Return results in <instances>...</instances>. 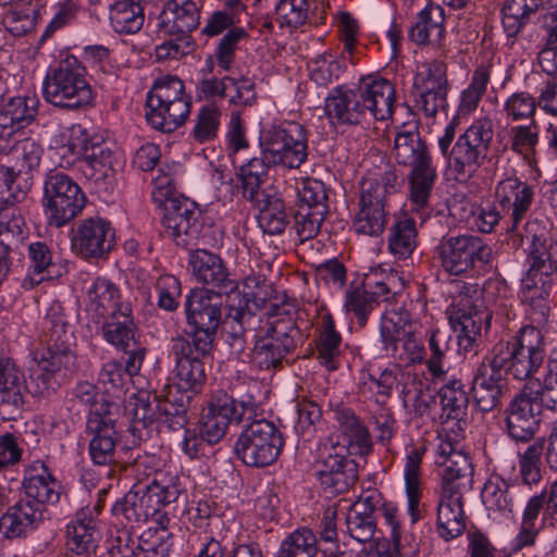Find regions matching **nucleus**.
Here are the masks:
<instances>
[{
  "instance_id": "f257e3e1",
  "label": "nucleus",
  "mask_w": 557,
  "mask_h": 557,
  "mask_svg": "<svg viewBox=\"0 0 557 557\" xmlns=\"http://www.w3.org/2000/svg\"><path fill=\"white\" fill-rule=\"evenodd\" d=\"M394 85L380 76L362 77L354 89L334 88L325 99V114L334 125H364L389 119L394 112Z\"/></svg>"
},
{
  "instance_id": "f03ea898",
  "label": "nucleus",
  "mask_w": 557,
  "mask_h": 557,
  "mask_svg": "<svg viewBox=\"0 0 557 557\" xmlns=\"http://www.w3.org/2000/svg\"><path fill=\"white\" fill-rule=\"evenodd\" d=\"M456 124L449 122L438 138V148L456 178H470L487 159L494 137L491 119L475 120L454 143Z\"/></svg>"
},
{
  "instance_id": "7ed1b4c3",
  "label": "nucleus",
  "mask_w": 557,
  "mask_h": 557,
  "mask_svg": "<svg viewBox=\"0 0 557 557\" xmlns=\"http://www.w3.org/2000/svg\"><path fill=\"white\" fill-rule=\"evenodd\" d=\"M398 178L391 165L368 172L362 177L359 183V209L354 219L357 233L376 237L384 232L388 221L386 197L396 191Z\"/></svg>"
},
{
  "instance_id": "20e7f679",
  "label": "nucleus",
  "mask_w": 557,
  "mask_h": 557,
  "mask_svg": "<svg viewBox=\"0 0 557 557\" xmlns=\"http://www.w3.org/2000/svg\"><path fill=\"white\" fill-rule=\"evenodd\" d=\"M491 357L506 374L520 381L529 380L546 358L544 336L537 327L524 325L509 339L497 342L491 350Z\"/></svg>"
},
{
  "instance_id": "39448f33",
  "label": "nucleus",
  "mask_w": 557,
  "mask_h": 557,
  "mask_svg": "<svg viewBox=\"0 0 557 557\" xmlns=\"http://www.w3.org/2000/svg\"><path fill=\"white\" fill-rule=\"evenodd\" d=\"M42 96L61 109L77 110L90 106L94 91L85 65L76 57L67 55L50 66L42 83Z\"/></svg>"
},
{
  "instance_id": "423d86ee",
  "label": "nucleus",
  "mask_w": 557,
  "mask_h": 557,
  "mask_svg": "<svg viewBox=\"0 0 557 557\" xmlns=\"http://www.w3.org/2000/svg\"><path fill=\"white\" fill-rule=\"evenodd\" d=\"M459 354L475 352L482 326L490 327L492 314L484 308L475 285H463L447 309Z\"/></svg>"
},
{
  "instance_id": "0eeeda50",
  "label": "nucleus",
  "mask_w": 557,
  "mask_h": 557,
  "mask_svg": "<svg viewBox=\"0 0 557 557\" xmlns=\"http://www.w3.org/2000/svg\"><path fill=\"white\" fill-rule=\"evenodd\" d=\"M147 108L146 117L153 128L170 133L180 127L190 112L183 81L170 75L156 81L147 96Z\"/></svg>"
},
{
  "instance_id": "6e6552de",
  "label": "nucleus",
  "mask_w": 557,
  "mask_h": 557,
  "mask_svg": "<svg viewBox=\"0 0 557 557\" xmlns=\"http://www.w3.org/2000/svg\"><path fill=\"white\" fill-rule=\"evenodd\" d=\"M299 336V329L290 317L265 320L255 334L251 362L260 370L281 368L286 356L295 350Z\"/></svg>"
},
{
  "instance_id": "1a4fd4ad",
  "label": "nucleus",
  "mask_w": 557,
  "mask_h": 557,
  "mask_svg": "<svg viewBox=\"0 0 557 557\" xmlns=\"http://www.w3.org/2000/svg\"><path fill=\"white\" fill-rule=\"evenodd\" d=\"M434 257L449 275L461 276L485 268L492 248L476 235H446L435 246Z\"/></svg>"
},
{
  "instance_id": "9d476101",
  "label": "nucleus",
  "mask_w": 557,
  "mask_h": 557,
  "mask_svg": "<svg viewBox=\"0 0 557 557\" xmlns=\"http://www.w3.org/2000/svg\"><path fill=\"white\" fill-rule=\"evenodd\" d=\"M261 154L273 166L299 169L308 159V139L305 127L297 122H285L262 129L259 137Z\"/></svg>"
},
{
  "instance_id": "9b49d317",
  "label": "nucleus",
  "mask_w": 557,
  "mask_h": 557,
  "mask_svg": "<svg viewBox=\"0 0 557 557\" xmlns=\"http://www.w3.org/2000/svg\"><path fill=\"white\" fill-rule=\"evenodd\" d=\"M259 407L260 403L251 393L236 400L225 391H214L201 416L203 432L211 441H221L230 424L257 418Z\"/></svg>"
},
{
  "instance_id": "f8f14e48",
  "label": "nucleus",
  "mask_w": 557,
  "mask_h": 557,
  "mask_svg": "<svg viewBox=\"0 0 557 557\" xmlns=\"http://www.w3.org/2000/svg\"><path fill=\"white\" fill-rule=\"evenodd\" d=\"M42 205L49 224L62 227L83 211L86 196L67 174L50 170L44 180Z\"/></svg>"
},
{
  "instance_id": "ddd939ff",
  "label": "nucleus",
  "mask_w": 557,
  "mask_h": 557,
  "mask_svg": "<svg viewBox=\"0 0 557 557\" xmlns=\"http://www.w3.org/2000/svg\"><path fill=\"white\" fill-rule=\"evenodd\" d=\"M284 446L280 429L265 419H252L239 434L235 455L248 467L263 468L276 461Z\"/></svg>"
},
{
  "instance_id": "4468645a",
  "label": "nucleus",
  "mask_w": 557,
  "mask_h": 557,
  "mask_svg": "<svg viewBox=\"0 0 557 557\" xmlns=\"http://www.w3.org/2000/svg\"><path fill=\"white\" fill-rule=\"evenodd\" d=\"M112 143L104 140L99 135H91L81 124L70 128V139L60 148L65 156L71 152L74 160L82 158V171L86 177L96 182L106 180L112 172L115 162V153Z\"/></svg>"
},
{
  "instance_id": "2eb2a0df",
  "label": "nucleus",
  "mask_w": 557,
  "mask_h": 557,
  "mask_svg": "<svg viewBox=\"0 0 557 557\" xmlns=\"http://www.w3.org/2000/svg\"><path fill=\"white\" fill-rule=\"evenodd\" d=\"M224 292L213 288H196L186 298L185 310L187 324L193 327L187 335L189 339L213 346L222 320Z\"/></svg>"
},
{
  "instance_id": "dca6fc26",
  "label": "nucleus",
  "mask_w": 557,
  "mask_h": 557,
  "mask_svg": "<svg viewBox=\"0 0 557 557\" xmlns=\"http://www.w3.org/2000/svg\"><path fill=\"white\" fill-rule=\"evenodd\" d=\"M213 346L189 339L187 335L171 338L169 356L173 359L175 385L180 391L199 393L206 381L205 360L212 352Z\"/></svg>"
},
{
  "instance_id": "f3484780",
  "label": "nucleus",
  "mask_w": 557,
  "mask_h": 557,
  "mask_svg": "<svg viewBox=\"0 0 557 557\" xmlns=\"http://www.w3.org/2000/svg\"><path fill=\"white\" fill-rule=\"evenodd\" d=\"M165 191L163 235L182 248L195 244L202 230L201 211L197 203L186 197H169Z\"/></svg>"
},
{
  "instance_id": "a211bd4d",
  "label": "nucleus",
  "mask_w": 557,
  "mask_h": 557,
  "mask_svg": "<svg viewBox=\"0 0 557 557\" xmlns=\"http://www.w3.org/2000/svg\"><path fill=\"white\" fill-rule=\"evenodd\" d=\"M436 448L437 462L442 467L441 492L461 493L472 487L473 468L469 457L459 450L458 443L449 436H440Z\"/></svg>"
},
{
  "instance_id": "6ab92c4d",
  "label": "nucleus",
  "mask_w": 557,
  "mask_h": 557,
  "mask_svg": "<svg viewBox=\"0 0 557 557\" xmlns=\"http://www.w3.org/2000/svg\"><path fill=\"white\" fill-rule=\"evenodd\" d=\"M115 243L111 223L102 218L84 219L72 237L73 250L85 259H100L108 256Z\"/></svg>"
},
{
  "instance_id": "aec40b11",
  "label": "nucleus",
  "mask_w": 557,
  "mask_h": 557,
  "mask_svg": "<svg viewBox=\"0 0 557 557\" xmlns=\"http://www.w3.org/2000/svg\"><path fill=\"white\" fill-rule=\"evenodd\" d=\"M542 411L529 395V387L524 386L505 410L507 434L516 442H530L540 428Z\"/></svg>"
},
{
  "instance_id": "412c9836",
  "label": "nucleus",
  "mask_w": 557,
  "mask_h": 557,
  "mask_svg": "<svg viewBox=\"0 0 557 557\" xmlns=\"http://www.w3.org/2000/svg\"><path fill=\"white\" fill-rule=\"evenodd\" d=\"M187 263L189 272L198 283L224 292L225 299L230 295L242 293L238 283L231 277L224 261L219 255L207 249L190 250Z\"/></svg>"
},
{
  "instance_id": "4be33fe9",
  "label": "nucleus",
  "mask_w": 557,
  "mask_h": 557,
  "mask_svg": "<svg viewBox=\"0 0 557 557\" xmlns=\"http://www.w3.org/2000/svg\"><path fill=\"white\" fill-rule=\"evenodd\" d=\"M252 306L260 309L264 306V298L258 297L255 293H240L230 295L225 299V342L244 339L247 332L258 331L262 320L252 311Z\"/></svg>"
},
{
  "instance_id": "5701e85b",
  "label": "nucleus",
  "mask_w": 557,
  "mask_h": 557,
  "mask_svg": "<svg viewBox=\"0 0 557 557\" xmlns=\"http://www.w3.org/2000/svg\"><path fill=\"white\" fill-rule=\"evenodd\" d=\"M504 370L495 364L494 359L485 357L478 367L472 380V393L476 407L488 412L502 404L507 392V380Z\"/></svg>"
},
{
  "instance_id": "b1692460",
  "label": "nucleus",
  "mask_w": 557,
  "mask_h": 557,
  "mask_svg": "<svg viewBox=\"0 0 557 557\" xmlns=\"http://www.w3.org/2000/svg\"><path fill=\"white\" fill-rule=\"evenodd\" d=\"M494 198L502 213L509 218L510 231H515L533 203L534 188L516 176H509L497 182Z\"/></svg>"
},
{
  "instance_id": "393cba45",
  "label": "nucleus",
  "mask_w": 557,
  "mask_h": 557,
  "mask_svg": "<svg viewBox=\"0 0 557 557\" xmlns=\"http://www.w3.org/2000/svg\"><path fill=\"white\" fill-rule=\"evenodd\" d=\"M103 320L102 335L108 343L125 355H146V348L136 338L137 327L134 323L131 305L122 306L119 312H114Z\"/></svg>"
},
{
  "instance_id": "a878e982",
  "label": "nucleus",
  "mask_w": 557,
  "mask_h": 557,
  "mask_svg": "<svg viewBox=\"0 0 557 557\" xmlns=\"http://www.w3.org/2000/svg\"><path fill=\"white\" fill-rule=\"evenodd\" d=\"M334 418L338 423L342 443L345 453L352 456H366L372 449V440L370 432L356 412L345 406H338L334 409Z\"/></svg>"
},
{
  "instance_id": "bb28decb",
  "label": "nucleus",
  "mask_w": 557,
  "mask_h": 557,
  "mask_svg": "<svg viewBox=\"0 0 557 557\" xmlns=\"http://www.w3.org/2000/svg\"><path fill=\"white\" fill-rule=\"evenodd\" d=\"M135 491L138 492L148 519L156 516L157 510L176 502L181 493L177 475L165 472H157L149 484L136 486Z\"/></svg>"
},
{
  "instance_id": "cd10ccee",
  "label": "nucleus",
  "mask_w": 557,
  "mask_h": 557,
  "mask_svg": "<svg viewBox=\"0 0 557 557\" xmlns=\"http://www.w3.org/2000/svg\"><path fill=\"white\" fill-rule=\"evenodd\" d=\"M85 292L86 310L98 322L128 305L122 301L120 288L106 277L98 276L86 283Z\"/></svg>"
},
{
  "instance_id": "c85d7f7f",
  "label": "nucleus",
  "mask_w": 557,
  "mask_h": 557,
  "mask_svg": "<svg viewBox=\"0 0 557 557\" xmlns=\"http://www.w3.org/2000/svg\"><path fill=\"white\" fill-rule=\"evenodd\" d=\"M100 539L97 521L88 507L78 510L66 525V545L77 556L89 557L96 552Z\"/></svg>"
},
{
  "instance_id": "c756f323",
  "label": "nucleus",
  "mask_w": 557,
  "mask_h": 557,
  "mask_svg": "<svg viewBox=\"0 0 557 557\" xmlns=\"http://www.w3.org/2000/svg\"><path fill=\"white\" fill-rule=\"evenodd\" d=\"M23 487L25 497L33 504H55L60 499V483L54 479L50 470L42 462H35L27 471Z\"/></svg>"
},
{
  "instance_id": "7c9ffc66",
  "label": "nucleus",
  "mask_w": 557,
  "mask_h": 557,
  "mask_svg": "<svg viewBox=\"0 0 557 557\" xmlns=\"http://www.w3.org/2000/svg\"><path fill=\"white\" fill-rule=\"evenodd\" d=\"M466 530L463 494L441 492L437 506V532L445 541L460 536Z\"/></svg>"
},
{
  "instance_id": "2f4dec72",
  "label": "nucleus",
  "mask_w": 557,
  "mask_h": 557,
  "mask_svg": "<svg viewBox=\"0 0 557 557\" xmlns=\"http://www.w3.org/2000/svg\"><path fill=\"white\" fill-rule=\"evenodd\" d=\"M392 156L398 164L410 168L433 160L425 141L421 139L416 128L396 133Z\"/></svg>"
},
{
  "instance_id": "473e14b6",
  "label": "nucleus",
  "mask_w": 557,
  "mask_h": 557,
  "mask_svg": "<svg viewBox=\"0 0 557 557\" xmlns=\"http://www.w3.org/2000/svg\"><path fill=\"white\" fill-rule=\"evenodd\" d=\"M200 14L193 0H170L163 12V28L170 35H189L199 25Z\"/></svg>"
},
{
  "instance_id": "72a5a7b5",
  "label": "nucleus",
  "mask_w": 557,
  "mask_h": 557,
  "mask_svg": "<svg viewBox=\"0 0 557 557\" xmlns=\"http://www.w3.org/2000/svg\"><path fill=\"white\" fill-rule=\"evenodd\" d=\"M424 448L411 447L407 450L404 467L408 511L414 523L421 519V463Z\"/></svg>"
},
{
  "instance_id": "f704fd0d",
  "label": "nucleus",
  "mask_w": 557,
  "mask_h": 557,
  "mask_svg": "<svg viewBox=\"0 0 557 557\" xmlns=\"http://www.w3.org/2000/svg\"><path fill=\"white\" fill-rule=\"evenodd\" d=\"M249 201L259 210L258 222L264 233L280 235L284 232L289 218L283 199L267 193Z\"/></svg>"
},
{
  "instance_id": "c9c22d12",
  "label": "nucleus",
  "mask_w": 557,
  "mask_h": 557,
  "mask_svg": "<svg viewBox=\"0 0 557 557\" xmlns=\"http://www.w3.org/2000/svg\"><path fill=\"white\" fill-rule=\"evenodd\" d=\"M444 10L440 5H426L410 29V38L417 45H437L444 35Z\"/></svg>"
},
{
  "instance_id": "e433bc0d",
  "label": "nucleus",
  "mask_w": 557,
  "mask_h": 557,
  "mask_svg": "<svg viewBox=\"0 0 557 557\" xmlns=\"http://www.w3.org/2000/svg\"><path fill=\"white\" fill-rule=\"evenodd\" d=\"M418 245L416 221L404 214L394 220L389 227L387 249L396 259L404 260L412 255Z\"/></svg>"
},
{
  "instance_id": "4c0bfd02",
  "label": "nucleus",
  "mask_w": 557,
  "mask_h": 557,
  "mask_svg": "<svg viewBox=\"0 0 557 557\" xmlns=\"http://www.w3.org/2000/svg\"><path fill=\"white\" fill-rule=\"evenodd\" d=\"M119 418L117 404L96 405L89 411L86 421V434L89 442L117 440L116 421Z\"/></svg>"
},
{
  "instance_id": "58836bf2",
  "label": "nucleus",
  "mask_w": 557,
  "mask_h": 557,
  "mask_svg": "<svg viewBox=\"0 0 557 557\" xmlns=\"http://www.w3.org/2000/svg\"><path fill=\"white\" fill-rule=\"evenodd\" d=\"M144 21V9L137 0H117L110 7V23L117 34H136Z\"/></svg>"
},
{
  "instance_id": "ea45409f",
  "label": "nucleus",
  "mask_w": 557,
  "mask_h": 557,
  "mask_svg": "<svg viewBox=\"0 0 557 557\" xmlns=\"http://www.w3.org/2000/svg\"><path fill=\"white\" fill-rule=\"evenodd\" d=\"M25 376L23 371L9 357L0 356V394L2 403L20 408L23 405Z\"/></svg>"
},
{
  "instance_id": "a19ab883",
  "label": "nucleus",
  "mask_w": 557,
  "mask_h": 557,
  "mask_svg": "<svg viewBox=\"0 0 557 557\" xmlns=\"http://www.w3.org/2000/svg\"><path fill=\"white\" fill-rule=\"evenodd\" d=\"M411 324L407 312L392 310L386 312L381 320L380 335L383 349L393 357L399 351V344L410 332Z\"/></svg>"
},
{
  "instance_id": "79ce46f5",
  "label": "nucleus",
  "mask_w": 557,
  "mask_h": 557,
  "mask_svg": "<svg viewBox=\"0 0 557 557\" xmlns=\"http://www.w3.org/2000/svg\"><path fill=\"white\" fill-rule=\"evenodd\" d=\"M72 344L47 343V347L41 352H36L34 359L65 381L72 373L76 359L71 349Z\"/></svg>"
},
{
  "instance_id": "37998d69",
  "label": "nucleus",
  "mask_w": 557,
  "mask_h": 557,
  "mask_svg": "<svg viewBox=\"0 0 557 557\" xmlns=\"http://www.w3.org/2000/svg\"><path fill=\"white\" fill-rule=\"evenodd\" d=\"M440 399L442 406V419L449 420L456 419L461 420L469 406V396L466 389V384L459 379H449L441 387Z\"/></svg>"
},
{
  "instance_id": "c03bdc74",
  "label": "nucleus",
  "mask_w": 557,
  "mask_h": 557,
  "mask_svg": "<svg viewBox=\"0 0 557 557\" xmlns=\"http://www.w3.org/2000/svg\"><path fill=\"white\" fill-rule=\"evenodd\" d=\"M37 114V100L29 97H13L0 107V127L21 129Z\"/></svg>"
},
{
  "instance_id": "a18cd8bd",
  "label": "nucleus",
  "mask_w": 557,
  "mask_h": 557,
  "mask_svg": "<svg viewBox=\"0 0 557 557\" xmlns=\"http://www.w3.org/2000/svg\"><path fill=\"white\" fill-rule=\"evenodd\" d=\"M342 335L335 330L331 314H324L320 326L318 339V356L322 366L333 371L338 368L341 356Z\"/></svg>"
},
{
  "instance_id": "49530a36",
  "label": "nucleus",
  "mask_w": 557,
  "mask_h": 557,
  "mask_svg": "<svg viewBox=\"0 0 557 557\" xmlns=\"http://www.w3.org/2000/svg\"><path fill=\"white\" fill-rule=\"evenodd\" d=\"M542 5L543 0H506L502 22L507 36L515 38Z\"/></svg>"
},
{
  "instance_id": "de8ad7c7",
  "label": "nucleus",
  "mask_w": 557,
  "mask_h": 557,
  "mask_svg": "<svg viewBox=\"0 0 557 557\" xmlns=\"http://www.w3.org/2000/svg\"><path fill=\"white\" fill-rule=\"evenodd\" d=\"M437 178L436 168L433 160L411 168L408 175L410 185V200L418 208L429 206L435 181Z\"/></svg>"
},
{
  "instance_id": "09e8293b",
  "label": "nucleus",
  "mask_w": 557,
  "mask_h": 557,
  "mask_svg": "<svg viewBox=\"0 0 557 557\" xmlns=\"http://www.w3.org/2000/svg\"><path fill=\"white\" fill-rule=\"evenodd\" d=\"M126 356L125 361L112 359L102 366L99 380L103 385L119 388L125 384L128 376L139 373L146 355L131 354Z\"/></svg>"
},
{
  "instance_id": "8fccbe9b",
  "label": "nucleus",
  "mask_w": 557,
  "mask_h": 557,
  "mask_svg": "<svg viewBox=\"0 0 557 557\" xmlns=\"http://www.w3.org/2000/svg\"><path fill=\"white\" fill-rule=\"evenodd\" d=\"M271 166H273L272 162L262 154L240 166L239 180L245 199L250 200L267 194L261 189V185L265 182Z\"/></svg>"
},
{
  "instance_id": "3c124183",
  "label": "nucleus",
  "mask_w": 557,
  "mask_h": 557,
  "mask_svg": "<svg viewBox=\"0 0 557 557\" xmlns=\"http://www.w3.org/2000/svg\"><path fill=\"white\" fill-rule=\"evenodd\" d=\"M28 258L32 272L23 280L22 286L25 289H32L44 280L51 278L50 269L54 267L52 252L46 243L35 242L29 244Z\"/></svg>"
},
{
  "instance_id": "603ef678",
  "label": "nucleus",
  "mask_w": 557,
  "mask_h": 557,
  "mask_svg": "<svg viewBox=\"0 0 557 557\" xmlns=\"http://www.w3.org/2000/svg\"><path fill=\"white\" fill-rule=\"evenodd\" d=\"M481 497L488 511L511 512L516 505L513 488L498 476L485 482Z\"/></svg>"
},
{
  "instance_id": "864d4df0",
  "label": "nucleus",
  "mask_w": 557,
  "mask_h": 557,
  "mask_svg": "<svg viewBox=\"0 0 557 557\" xmlns=\"http://www.w3.org/2000/svg\"><path fill=\"white\" fill-rule=\"evenodd\" d=\"M549 8L544 15L547 38L539 53V64L543 72L557 76V0H548Z\"/></svg>"
},
{
  "instance_id": "5fc2aeb1",
  "label": "nucleus",
  "mask_w": 557,
  "mask_h": 557,
  "mask_svg": "<svg viewBox=\"0 0 557 557\" xmlns=\"http://www.w3.org/2000/svg\"><path fill=\"white\" fill-rule=\"evenodd\" d=\"M296 206L298 210L327 213V194L322 181L304 178L297 187Z\"/></svg>"
},
{
  "instance_id": "6e6d98bb",
  "label": "nucleus",
  "mask_w": 557,
  "mask_h": 557,
  "mask_svg": "<svg viewBox=\"0 0 557 557\" xmlns=\"http://www.w3.org/2000/svg\"><path fill=\"white\" fill-rule=\"evenodd\" d=\"M544 449V440L530 444L518 454L519 478L525 486H539L543 481L541 457Z\"/></svg>"
},
{
  "instance_id": "4d7b16f0",
  "label": "nucleus",
  "mask_w": 557,
  "mask_h": 557,
  "mask_svg": "<svg viewBox=\"0 0 557 557\" xmlns=\"http://www.w3.org/2000/svg\"><path fill=\"white\" fill-rule=\"evenodd\" d=\"M525 231V239L531 242L528 248L531 265L557 261V245L552 242L544 228L536 223H530Z\"/></svg>"
},
{
  "instance_id": "13d9d810",
  "label": "nucleus",
  "mask_w": 557,
  "mask_h": 557,
  "mask_svg": "<svg viewBox=\"0 0 557 557\" xmlns=\"http://www.w3.org/2000/svg\"><path fill=\"white\" fill-rule=\"evenodd\" d=\"M404 407L417 418L431 417L432 407L436 401L429 388H424L421 381L411 380L404 384L401 389Z\"/></svg>"
},
{
  "instance_id": "bf43d9fd",
  "label": "nucleus",
  "mask_w": 557,
  "mask_h": 557,
  "mask_svg": "<svg viewBox=\"0 0 557 557\" xmlns=\"http://www.w3.org/2000/svg\"><path fill=\"white\" fill-rule=\"evenodd\" d=\"M45 342L47 343H73V333L65 319L64 308L59 301H52L46 312L42 322Z\"/></svg>"
},
{
  "instance_id": "052dcab7",
  "label": "nucleus",
  "mask_w": 557,
  "mask_h": 557,
  "mask_svg": "<svg viewBox=\"0 0 557 557\" xmlns=\"http://www.w3.org/2000/svg\"><path fill=\"white\" fill-rule=\"evenodd\" d=\"M552 289L533 285L529 282H522L521 297L522 301L528 306L530 319L537 323L544 324L549 317V296Z\"/></svg>"
},
{
  "instance_id": "680f3d73",
  "label": "nucleus",
  "mask_w": 557,
  "mask_h": 557,
  "mask_svg": "<svg viewBox=\"0 0 557 557\" xmlns=\"http://www.w3.org/2000/svg\"><path fill=\"white\" fill-rule=\"evenodd\" d=\"M364 284L381 301H388L401 293L405 287L404 280L397 271L389 269L386 272L382 268L373 270L366 277Z\"/></svg>"
},
{
  "instance_id": "e2e57ef3",
  "label": "nucleus",
  "mask_w": 557,
  "mask_h": 557,
  "mask_svg": "<svg viewBox=\"0 0 557 557\" xmlns=\"http://www.w3.org/2000/svg\"><path fill=\"white\" fill-rule=\"evenodd\" d=\"M317 554V537L307 528H300L286 536L275 557H314Z\"/></svg>"
},
{
  "instance_id": "0e129e2a",
  "label": "nucleus",
  "mask_w": 557,
  "mask_h": 557,
  "mask_svg": "<svg viewBox=\"0 0 557 557\" xmlns=\"http://www.w3.org/2000/svg\"><path fill=\"white\" fill-rule=\"evenodd\" d=\"M188 400L189 396L181 395L177 397L171 392L164 399L159 398L158 420L165 423L173 431L185 429L188 422Z\"/></svg>"
},
{
  "instance_id": "69168bd1",
  "label": "nucleus",
  "mask_w": 557,
  "mask_h": 557,
  "mask_svg": "<svg viewBox=\"0 0 557 557\" xmlns=\"http://www.w3.org/2000/svg\"><path fill=\"white\" fill-rule=\"evenodd\" d=\"M347 455L348 453H345V447L339 446V442H333V440L330 438V445H324L320 453L317 470L318 480L348 469V463H356L352 459L348 458Z\"/></svg>"
},
{
  "instance_id": "338daca9",
  "label": "nucleus",
  "mask_w": 557,
  "mask_h": 557,
  "mask_svg": "<svg viewBox=\"0 0 557 557\" xmlns=\"http://www.w3.org/2000/svg\"><path fill=\"white\" fill-rule=\"evenodd\" d=\"M450 341L451 335L447 330L435 327L428 332V344L431 356L426 360V366L434 376L444 374L443 361L450 349Z\"/></svg>"
},
{
  "instance_id": "774afa93",
  "label": "nucleus",
  "mask_w": 557,
  "mask_h": 557,
  "mask_svg": "<svg viewBox=\"0 0 557 557\" xmlns=\"http://www.w3.org/2000/svg\"><path fill=\"white\" fill-rule=\"evenodd\" d=\"M529 395L542 410L557 411V362L549 363L536 389L529 388Z\"/></svg>"
}]
</instances>
